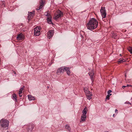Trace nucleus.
<instances>
[{
	"instance_id": "obj_1",
	"label": "nucleus",
	"mask_w": 132,
	"mask_h": 132,
	"mask_svg": "<svg viewBox=\"0 0 132 132\" xmlns=\"http://www.w3.org/2000/svg\"><path fill=\"white\" fill-rule=\"evenodd\" d=\"M98 23V22L95 19L92 18L89 20L86 26L88 29L92 30L97 27Z\"/></svg>"
},
{
	"instance_id": "obj_2",
	"label": "nucleus",
	"mask_w": 132,
	"mask_h": 132,
	"mask_svg": "<svg viewBox=\"0 0 132 132\" xmlns=\"http://www.w3.org/2000/svg\"><path fill=\"white\" fill-rule=\"evenodd\" d=\"M0 124L1 126L4 129L8 128L9 125V121L6 119H2L0 121Z\"/></svg>"
},
{
	"instance_id": "obj_3",
	"label": "nucleus",
	"mask_w": 132,
	"mask_h": 132,
	"mask_svg": "<svg viewBox=\"0 0 132 132\" xmlns=\"http://www.w3.org/2000/svg\"><path fill=\"white\" fill-rule=\"evenodd\" d=\"M87 108L85 106V108L82 111V114L81 116V118L80 122H82L85 121V120L86 117V114L87 113Z\"/></svg>"
},
{
	"instance_id": "obj_4",
	"label": "nucleus",
	"mask_w": 132,
	"mask_h": 132,
	"mask_svg": "<svg viewBox=\"0 0 132 132\" xmlns=\"http://www.w3.org/2000/svg\"><path fill=\"white\" fill-rule=\"evenodd\" d=\"M63 16V13L59 10H57L54 14L53 19L55 20H57L61 18Z\"/></svg>"
},
{
	"instance_id": "obj_5",
	"label": "nucleus",
	"mask_w": 132,
	"mask_h": 132,
	"mask_svg": "<svg viewBox=\"0 0 132 132\" xmlns=\"http://www.w3.org/2000/svg\"><path fill=\"white\" fill-rule=\"evenodd\" d=\"M41 27L39 26H37L34 29V33L35 36H39L40 33Z\"/></svg>"
},
{
	"instance_id": "obj_6",
	"label": "nucleus",
	"mask_w": 132,
	"mask_h": 132,
	"mask_svg": "<svg viewBox=\"0 0 132 132\" xmlns=\"http://www.w3.org/2000/svg\"><path fill=\"white\" fill-rule=\"evenodd\" d=\"M85 93H86L87 98L88 99L90 100L92 98V95L91 92H89V90H88L85 89Z\"/></svg>"
},
{
	"instance_id": "obj_7",
	"label": "nucleus",
	"mask_w": 132,
	"mask_h": 132,
	"mask_svg": "<svg viewBox=\"0 0 132 132\" xmlns=\"http://www.w3.org/2000/svg\"><path fill=\"white\" fill-rule=\"evenodd\" d=\"M100 12L102 18H105L106 17V13L105 7H101L100 10Z\"/></svg>"
},
{
	"instance_id": "obj_8",
	"label": "nucleus",
	"mask_w": 132,
	"mask_h": 132,
	"mask_svg": "<svg viewBox=\"0 0 132 132\" xmlns=\"http://www.w3.org/2000/svg\"><path fill=\"white\" fill-rule=\"evenodd\" d=\"M65 67H61L58 69L56 72V73L57 75H59L63 73V72L65 71Z\"/></svg>"
},
{
	"instance_id": "obj_9",
	"label": "nucleus",
	"mask_w": 132,
	"mask_h": 132,
	"mask_svg": "<svg viewBox=\"0 0 132 132\" xmlns=\"http://www.w3.org/2000/svg\"><path fill=\"white\" fill-rule=\"evenodd\" d=\"M45 3L44 0H41L40 2L39 6L36 9L37 10H40L43 7Z\"/></svg>"
},
{
	"instance_id": "obj_10",
	"label": "nucleus",
	"mask_w": 132,
	"mask_h": 132,
	"mask_svg": "<svg viewBox=\"0 0 132 132\" xmlns=\"http://www.w3.org/2000/svg\"><path fill=\"white\" fill-rule=\"evenodd\" d=\"M54 34V31L53 30H51L47 32V37L49 39H50L53 36Z\"/></svg>"
},
{
	"instance_id": "obj_11",
	"label": "nucleus",
	"mask_w": 132,
	"mask_h": 132,
	"mask_svg": "<svg viewBox=\"0 0 132 132\" xmlns=\"http://www.w3.org/2000/svg\"><path fill=\"white\" fill-rule=\"evenodd\" d=\"M24 35L22 34L18 35L16 37V39L18 40H22L24 38Z\"/></svg>"
},
{
	"instance_id": "obj_12",
	"label": "nucleus",
	"mask_w": 132,
	"mask_h": 132,
	"mask_svg": "<svg viewBox=\"0 0 132 132\" xmlns=\"http://www.w3.org/2000/svg\"><path fill=\"white\" fill-rule=\"evenodd\" d=\"M65 71H66L67 74L69 76H71V72L70 71V68L69 67H66L65 68Z\"/></svg>"
},
{
	"instance_id": "obj_13",
	"label": "nucleus",
	"mask_w": 132,
	"mask_h": 132,
	"mask_svg": "<svg viewBox=\"0 0 132 132\" xmlns=\"http://www.w3.org/2000/svg\"><path fill=\"white\" fill-rule=\"evenodd\" d=\"M88 74L90 76V77L92 80L93 81V75L94 74V71H92L90 72H89L88 73Z\"/></svg>"
},
{
	"instance_id": "obj_14",
	"label": "nucleus",
	"mask_w": 132,
	"mask_h": 132,
	"mask_svg": "<svg viewBox=\"0 0 132 132\" xmlns=\"http://www.w3.org/2000/svg\"><path fill=\"white\" fill-rule=\"evenodd\" d=\"M24 86H23L21 88L19 89V96L20 97H21L22 96V95L21 94L22 93V92L24 88Z\"/></svg>"
},
{
	"instance_id": "obj_15",
	"label": "nucleus",
	"mask_w": 132,
	"mask_h": 132,
	"mask_svg": "<svg viewBox=\"0 0 132 132\" xmlns=\"http://www.w3.org/2000/svg\"><path fill=\"white\" fill-rule=\"evenodd\" d=\"M51 16L50 17H47V23L49 24H52V22L51 20Z\"/></svg>"
},
{
	"instance_id": "obj_16",
	"label": "nucleus",
	"mask_w": 132,
	"mask_h": 132,
	"mask_svg": "<svg viewBox=\"0 0 132 132\" xmlns=\"http://www.w3.org/2000/svg\"><path fill=\"white\" fill-rule=\"evenodd\" d=\"M28 99L30 101L34 100H35V98L34 96H33L31 95H28Z\"/></svg>"
},
{
	"instance_id": "obj_17",
	"label": "nucleus",
	"mask_w": 132,
	"mask_h": 132,
	"mask_svg": "<svg viewBox=\"0 0 132 132\" xmlns=\"http://www.w3.org/2000/svg\"><path fill=\"white\" fill-rule=\"evenodd\" d=\"M12 97L14 100L16 102L17 101V98L16 95L15 94H12Z\"/></svg>"
},
{
	"instance_id": "obj_18",
	"label": "nucleus",
	"mask_w": 132,
	"mask_h": 132,
	"mask_svg": "<svg viewBox=\"0 0 132 132\" xmlns=\"http://www.w3.org/2000/svg\"><path fill=\"white\" fill-rule=\"evenodd\" d=\"M125 62H126V60L123 59H120L118 61V63H123Z\"/></svg>"
},
{
	"instance_id": "obj_19",
	"label": "nucleus",
	"mask_w": 132,
	"mask_h": 132,
	"mask_svg": "<svg viewBox=\"0 0 132 132\" xmlns=\"http://www.w3.org/2000/svg\"><path fill=\"white\" fill-rule=\"evenodd\" d=\"M45 15L47 17H50L51 16L50 14L48 13L47 12H46L45 13Z\"/></svg>"
},
{
	"instance_id": "obj_20",
	"label": "nucleus",
	"mask_w": 132,
	"mask_h": 132,
	"mask_svg": "<svg viewBox=\"0 0 132 132\" xmlns=\"http://www.w3.org/2000/svg\"><path fill=\"white\" fill-rule=\"evenodd\" d=\"M128 49V51L130 52L131 54L132 53V47H129Z\"/></svg>"
},
{
	"instance_id": "obj_21",
	"label": "nucleus",
	"mask_w": 132,
	"mask_h": 132,
	"mask_svg": "<svg viewBox=\"0 0 132 132\" xmlns=\"http://www.w3.org/2000/svg\"><path fill=\"white\" fill-rule=\"evenodd\" d=\"M65 128L66 129H68V130H70V127L69 125H66L65 126Z\"/></svg>"
},
{
	"instance_id": "obj_22",
	"label": "nucleus",
	"mask_w": 132,
	"mask_h": 132,
	"mask_svg": "<svg viewBox=\"0 0 132 132\" xmlns=\"http://www.w3.org/2000/svg\"><path fill=\"white\" fill-rule=\"evenodd\" d=\"M117 36V34L113 33L112 34V37L114 38H115Z\"/></svg>"
},
{
	"instance_id": "obj_23",
	"label": "nucleus",
	"mask_w": 132,
	"mask_h": 132,
	"mask_svg": "<svg viewBox=\"0 0 132 132\" xmlns=\"http://www.w3.org/2000/svg\"><path fill=\"white\" fill-rule=\"evenodd\" d=\"M110 96L109 95H107L106 97V99L109 100V97Z\"/></svg>"
},
{
	"instance_id": "obj_24",
	"label": "nucleus",
	"mask_w": 132,
	"mask_h": 132,
	"mask_svg": "<svg viewBox=\"0 0 132 132\" xmlns=\"http://www.w3.org/2000/svg\"><path fill=\"white\" fill-rule=\"evenodd\" d=\"M126 86H127V87H131L132 88V86L131 85H127Z\"/></svg>"
},
{
	"instance_id": "obj_25",
	"label": "nucleus",
	"mask_w": 132,
	"mask_h": 132,
	"mask_svg": "<svg viewBox=\"0 0 132 132\" xmlns=\"http://www.w3.org/2000/svg\"><path fill=\"white\" fill-rule=\"evenodd\" d=\"M112 92V91L111 90H109L108 92H107V93H111V92Z\"/></svg>"
},
{
	"instance_id": "obj_26",
	"label": "nucleus",
	"mask_w": 132,
	"mask_h": 132,
	"mask_svg": "<svg viewBox=\"0 0 132 132\" xmlns=\"http://www.w3.org/2000/svg\"><path fill=\"white\" fill-rule=\"evenodd\" d=\"M30 13H32V14H31V15H32H32H34L35 14V12L34 11L32 12H30Z\"/></svg>"
},
{
	"instance_id": "obj_27",
	"label": "nucleus",
	"mask_w": 132,
	"mask_h": 132,
	"mask_svg": "<svg viewBox=\"0 0 132 132\" xmlns=\"http://www.w3.org/2000/svg\"><path fill=\"white\" fill-rule=\"evenodd\" d=\"M84 91H85V89L86 90H88V89L87 88V87H85L84 88Z\"/></svg>"
},
{
	"instance_id": "obj_28",
	"label": "nucleus",
	"mask_w": 132,
	"mask_h": 132,
	"mask_svg": "<svg viewBox=\"0 0 132 132\" xmlns=\"http://www.w3.org/2000/svg\"><path fill=\"white\" fill-rule=\"evenodd\" d=\"M126 87L127 86H122V87L123 89H124L125 88V87Z\"/></svg>"
},
{
	"instance_id": "obj_29",
	"label": "nucleus",
	"mask_w": 132,
	"mask_h": 132,
	"mask_svg": "<svg viewBox=\"0 0 132 132\" xmlns=\"http://www.w3.org/2000/svg\"><path fill=\"white\" fill-rule=\"evenodd\" d=\"M125 104H131V103H129L128 102H125Z\"/></svg>"
},
{
	"instance_id": "obj_30",
	"label": "nucleus",
	"mask_w": 132,
	"mask_h": 132,
	"mask_svg": "<svg viewBox=\"0 0 132 132\" xmlns=\"http://www.w3.org/2000/svg\"><path fill=\"white\" fill-rule=\"evenodd\" d=\"M108 95H109V96H111V94H110V93H108Z\"/></svg>"
},
{
	"instance_id": "obj_31",
	"label": "nucleus",
	"mask_w": 132,
	"mask_h": 132,
	"mask_svg": "<svg viewBox=\"0 0 132 132\" xmlns=\"http://www.w3.org/2000/svg\"><path fill=\"white\" fill-rule=\"evenodd\" d=\"M118 110L117 109H116L115 110V112L116 113H118Z\"/></svg>"
},
{
	"instance_id": "obj_32",
	"label": "nucleus",
	"mask_w": 132,
	"mask_h": 132,
	"mask_svg": "<svg viewBox=\"0 0 132 132\" xmlns=\"http://www.w3.org/2000/svg\"><path fill=\"white\" fill-rule=\"evenodd\" d=\"M13 73H14V74H16V73H15V72H13Z\"/></svg>"
},
{
	"instance_id": "obj_33",
	"label": "nucleus",
	"mask_w": 132,
	"mask_h": 132,
	"mask_svg": "<svg viewBox=\"0 0 132 132\" xmlns=\"http://www.w3.org/2000/svg\"><path fill=\"white\" fill-rule=\"evenodd\" d=\"M114 114H113V116H114Z\"/></svg>"
}]
</instances>
